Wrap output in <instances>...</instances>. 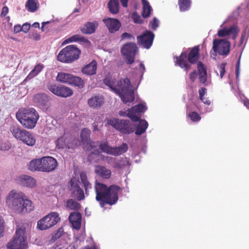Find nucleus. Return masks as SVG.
<instances>
[{
	"mask_svg": "<svg viewBox=\"0 0 249 249\" xmlns=\"http://www.w3.org/2000/svg\"><path fill=\"white\" fill-rule=\"evenodd\" d=\"M97 64L96 61L93 60L89 64L86 65L82 69L83 73L88 75H92L96 73Z\"/></svg>",
	"mask_w": 249,
	"mask_h": 249,
	"instance_id": "26",
	"label": "nucleus"
},
{
	"mask_svg": "<svg viewBox=\"0 0 249 249\" xmlns=\"http://www.w3.org/2000/svg\"><path fill=\"white\" fill-rule=\"evenodd\" d=\"M225 64L221 63L217 66V69L215 70V72L217 74H218V72L220 73V78L222 79L225 72Z\"/></svg>",
	"mask_w": 249,
	"mask_h": 249,
	"instance_id": "47",
	"label": "nucleus"
},
{
	"mask_svg": "<svg viewBox=\"0 0 249 249\" xmlns=\"http://www.w3.org/2000/svg\"><path fill=\"white\" fill-rule=\"evenodd\" d=\"M129 165V161L127 158L116 159L113 167L118 169H124L125 167Z\"/></svg>",
	"mask_w": 249,
	"mask_h": 249,
	"instance_id": "32",
	"label": "nucleus"
},
{
	"mask_svg": "<svg viewBox=\"0 0 249 249\" xmlns=\"http://www.w3.org/2000/svg\"><path fill=\"white\" fill-rule=\"evenodd\" d=\"M59 242H61V241H60ZM62 242H63L62 244H60L59 242L57 243V248L58 249H63L67 248L68 247L67 244H66L64 241H62Z\"/></svg>",
	"mask_w": 249,
	"mask_h": 249,
	"instance_id": "53",
	"label": "nucleus"
},
{
	"mask_svg": "<svg viewBox=\"0 0 249 249\" xmlns=\"http://www.w3.org/2000/svg\"><path fill=\"white\" fill-rule=\"evenodd\" d=\"M6 247L8 249H28L27 237L24 226H17L14 236L7 243Z\"/></svg>",
	"mask_w": 249,
	"mask_h": 249,
	"instance_id": "6",
	"label": "nucleus"
},
{
	"mask_svg": "<svg viewBox=\"0 0 249 249\" xmlns=\"http://www.w3.org/2000/svg\"><path fill=\"white\" fill-rule=\"evenodd\" d=\"M198 109L200 111H201L202 113H206L207 112H209L211 111V109L209 108H203V107H201V106H200V107H198Z\"/></svg>",
	"mask_w": 249,
	"mask_h": 249,
	"instance_id": "61",
	"label": "nucleus"
},
{
	"mask_svg": "<svg viewBox=\"0 0 249 249\" xmlns=\"http://www.w3.org/2000/svg\"><path fill=\"white\" fill-rule=\"evenodd\" d=\"M44 66L42 64H38L35 66L34 69L29 73L26 77V79H32L37 75L42 70Z\"/></svg>",
	"mask_w": 249,
	"mask_h": 249,
	"instance_id": "40",
	"label": "nucleus"
},
{
	"mask_svg": "<svg viewBox=\"0 0 249 249\" xmlns=\"http://www.w3.org/2000/svg\"><path fill=\"white\" fill-rule=\"evenodd\" d=\"M104 83L112 91L119 94L124 103H131L134 100V92L129 79L125 78L119 81L110 75L107 76Z\"/></svg>",
	"mask_w": 249,
	"mask_h": 249,
	"instance_id": "2",
	"label": "nucleus"
},
{
	"mask_svg": "<svg viewBox=\"0 0 249 249\" xmlns=\"http://www.w3.org/2000/svg\"><path fill=\"white\" fill-rule=\"evenodd\" d=\"M10 130L17 140L21 141L24 144L29 146H33L36 144V137L30 132L22 129L18 125H12Z\"/></svg>",
	"mask_w": 249,
	"mask_h": 249,
	"instance_id": "7",
	"label": "nucleus"
},
{
	"mask_svg": "<svg viewBox=\"0 0 249 249\" xmlns=\"http://www.w3.org/2000/svg\"><path fill=\"white\" fill-rule=\"evenodd\" d=\"M50 90L54 94L62 97H67L73 94L72 91L69 88L65 86H50Z\"/></svg>",
	"mask_w": 249,
	"mask_h": 249,
	"instance_id": "18",
	"label": "nucleus"
},
{
	"mask_svg": "<svg viewBox=\"0 0 249 249\" xmlns=\"http://www.w3.org/2000/svg\"><path fill=\"white\" fill-rule=\"evenodd\" d=\"M11 148L10 143L8 142H3L0 139V150L7 151Z\"/></svg>",
	"mask_w": 249,
	"mask_h": 249,
	"instance_id": "48",
	"label": "nucleus"
},
{
	"mask_svg": "<svg viewBox=\"0 0 249 249\" xmlns=\"http://www.w3.org/2000/svg\"><path fill=\"white\" fill-rule=\"evenodd\" d=\"M139 70L140 71L143 73V72L144 71H145V67H144V65L143 63H140L139 64Z\"/></svg>",
	"mask_w": 249,
	"mask_h": 249,
	"instance_id": "62",
	"label": "nucleus"
},
{
	"mask_svg": "<svg viewBox=\"0 0 249 249\" xmlns=\"http://www.w3.org/2000/svg\"><path fill=\"white\" fill-rule=\"evenodd\" d=\"M42 158L32 160L29 164V169L32 171H38L42 172Z\"/></svg>",
	"mask_w": 249,
	"mask_h": 249,
	"instance_id": "30",
	"label": "nucleus"
},
{
	"mask_svg": "<svg viewBox=\"0 0 249 249\" xmlns=\"http://www.w3.org/2000/svg\"><path fill=\"white\" fill-rule=\"evenodd\" d=\"M243 103L246 107L249 109V101L248 100H243Z\"/></svg>",
	"mask_w": 249,
	"mask_h": 249,
	"instance_id": "63",
	"label": "nucleus"
},
{
	"mask_svg": "<svg viewBox=\"0 0 249 249\" xmlns=\"http://www.w3.org/2000/svg\"><path fill=\"white\" fill-rule=\"evenodd\" d=\"M94 188L96 199L99 202L101 207H104L105 204L112 205L117 202L118 194L121 190L118 186L112 185L107 187L106 185L96 181Z\"/></svg>",
	"mask_w": 249,
	"mask_h": 249,
	"instance_id": "3",
	"label": "nucleus"
},
{
	"mask_svg": "<svg viewBox=\"0 0 249 249\" xmlns=\"http://www.w3.org/2000/svg\"><path fill=\"white\" fill-rule=\"evenodd\" d=\"M132 18L134 22L136 23H141L142 22V19L140 16L137 14L134 13L132 15Z\"/></svg>",
	"mask_w": 249,
	"mask_h": 249,
	"instance_id": "52",
	"label": "nucleus"
},
{
	"mask_svg": "<svg viewBox=\"0 0 249 249\" xmlns=\"http://www.w3.org/2000/svg\"><path fill=\"white\" fill-rule=\"evenodd\" d=\"M197 77V74L196 71H194L190 74V79L192 82H194L196 79Z\"/></svg>",
	"mask_w": 249,
	"mask_h": 249,
	"instance_id": "56",
	"label": "nucleus"
},
{
	"mask_svg": "<svg viewBox=\"0 0 249 249\" xmlns=\"http://www.w3.org/2000/svg\"><path fill=\"white\" fill-rule=\"evenodd\" d=\"M103 21L108 29L109 32L112 34L118 31L121 26V22L116 18H105L103 19Z\"/></svg>",
	"mask_w": 249,
	"mask_h": 249,
	"instance_id": "21",
	"label": "nucleus"
},
{
	"mask_svg": "<svg viewBox=\"0 0 249 249\" xmlns=\"http://www.w3.org/2000/svg\"><path fill=\"white\" fill-rule=\"evenodd\" d=\"M16 182L18 184L28 188H34L36 185V181L34 178L26 175H22L18 177Z\"/></svg>",
	"mask_w": 249,
	"mask_h": 249,
	"instance_id": "20",
	"label": "nucleus"
},
{
	"mask_svg": "<svg viewBox=\"0 0 249 249\" xmlns=\"http://www.w3.org/2000/svg\"><path fill=\"white\" fill-rule=\"evenodd\" d=\"M60 220V217L57 212H51L37 222V228L40 230H46L56 225Z\"/></svg>",
	"mask_w": 249,
	"mask_h": 249,
	"instance_id": "9",
	"label": "nucleus"
},
{
	"mask_svg": "<svg viewBox=\"0 0 249 249\" xmlns=\"http://www.w3.org/2000/svg\"><path fill=\"white\" fill-rule=\"evenodd\" d=\"M94 172L99 177L104 179H108L111 176V171L103 165H96Z\"/></svg>",
	"mask_w": 249,
	"mask_h": 249,
	"instance_id": "23",
	"label": "nucleus"
},
{
	"mask_svg": "<svg viewBox=\"0 0 249 249\" xmlns=\"http://www.w3.org/2000/svg\"><path fill=\"white\" fill-rule=\"evenodd\" d=\"M99 148L101 151L108 154L113 155L114 147H111L108 145L107 141H103L99 145Z\"/></svg>",
	"mask_w": 249,
	"mask_h": 249,
	"instance_id": "37",
	"label": "nucleus"
},
{
	"mask_svg": "<svg viewBox=\"0 0 249 249\" xmlns=\"http://www.w3.org/2000/svg\"><path fill=\"white\" fill-rule=\"evenodd\" d=\"M69 221L73 228L79 229L81 225L82 216L79 212L71 213L69 217Z\"/></svg>",
	"mask_w": 249,
	"mask_h": 249,
	"instance_id": "24",
	"label": "nucleus"
},
{
	"mask_svg": "<svg viewBox=\"0 0 249 249\" xmlns=\"http://www.w3.org/2000/svg\"><path fill=\"white\" fill-rule=\"evenodd\" d=\"M30 28V25L29 23H25L23 24V25L21 26L22 28V31H23L24 33H26Z\"/></svg>",
	"mask_w": 249,
	"mask_h": 249,
	"instance_id": "55",
	"label": "nucleus"
},
{
	"mask_svg": "<svg viewBox=\"0 0 249 249\" xmlns=\"http://www.w3.org/2000/svg\"><path fill=\"white\" fill-rule=\"evenodd\" d=\"M138 52V47L135 43H128L123 46L121 53L124 56L127 62L131 64L134 60L135 55Z\"/></svg>",
	"mask_w": 249,
	"mask_h": 249,
	"instance_id": "13",
	"label": "nucleus"
},
{
	"mask_svg": "<svg viewBox=\"0 0 249 249\" xmlns=\"http://www.w3.org/2000/svg\"><path fill=\"white\" fill-rule=\"evenodd\" d=\"M148 126V124L145 120H141L136 126L135 134L138 135L144 133Z\"/></svg>",
	"mask_w": 249,
	"mask_h": 249,
	"instance_id": "31",
	"label": "nucleus"
},
{
	"mask_svg": "<svg viewBox=\"0 0 249 249\" xmlns=\"http://www.w3.org/2000/svg\"><path fill=\"white\" fill-rule=\"evenodd\" d=\"M16 118L23 127L33 129L36 126L39 115L34 108H21L17 112Z\"/></svg>",
	"mask_w": 249,
	"mask_h": 249,
	"instance_id": "4",
	"label": "nucleus"
},
{
	"mask_svg": "<svg viewBox=\"0 0 249 249\" xmlns=\"http://www.w3.org/2000/svg\"><path fill=\"white\" fill-rule=\"evenodd\" d=\"M4 221L3 219L0 216V238L3 236L4 230Z\"/></svg>",
	"mask_w": 249,
	"mask_h": 249,
	"instance_id": "51",
	"label": "nucleus"
},
{
	"mask_svg": "<svg viewBox=\"0 0 249 249\" xmlns=\"http://www.w3.org/2000/svg\"><path fill=\"white\" fill-rule=\"evenodd\" d=\"M80 178L83 184V185L85 187L86 194H87L89 189H91L92 186L91 184L89 182V181L87 180V178L86 175L85 173H81L80 174Z\"/></svg>",
	"mask_w": 249,
	"mask_h": 249,
	"instance_id": "42",
	"label": "nucleus"
},
{
	"mask_svg": "<svg viewBox=\"0 0 249 249\" xmlns=\"http://www.w3.org/2000/svg\"><path fill=\"white\" fill-rule=\"evenodd\" d=\"M79 41L85 42L87 43H89V41H88L87 39H85V38H84L79 35H73V36L66 39L62 43V44L65 45L66 44H68V43H70L71 42H77V41Z\"/></svg>",
	"mask_w": 249,
	"mask_h": 249,
	"instance_id": "33",
	"label": "nucleus"
},
{
	"mask_svg": "<svg viewBox=\"0 0 249 249\" xmlns=\"http://www.w3.org/2000/svg\"><path fill=\"white\" fill-rule=\"evenodd\" d=\"M69 183L72 196L77 200L83 199L85 197L84 194L80 188L81 182L79 179L76 178H73L71 179Z\"/></svg>",
	"mask_w": 249,
	"mask_h": 249,
	"instance_id": "15",
	"label": "nucleus"
},
{
	"mask_svg": "<svg viewBox=\"0 0 249 249\" xmlns=\"http://www.w3.org/2000/svg\"><path fill=\"white\" fill-rule=\"evenodd\" d=\"M197 69L200 82L204 84L205 85H208L209 82L207 81L206 68L204 66L202 63L199 62L197 64Z\"/></svg>",
	"mask_w": 249,
	"mask_h": 249,
	"instance_id": "25",
	"label": "nucleus"
},
{
	"mask_svg": "<svg viewBox=\"0 0 249 249\" xmlns=\"http://www.w3.org/2000/svg\"><path fill=\"white\" fill-rule=\"evenodd\" d=\"M82 249H98L97 247L95 245H93L91 247H89V246H86L83 248Z\"/></svg>",
	"mask_w": 249,
	"mask_h": 249,
	"instance_id": "64",
	"label": "nucleus"
},
{
	"mask_svg": "<svg viewBox=\"0 0 249 249\" xmlns=\"http://www.w3.org/2000/svg\"><path fill=\"white\" fill-rule=\"evenodd\" d=\"M142 2L143 5L142 16L144 18H147L149 16L152 11V7L146 0H142Z\"/></svg>",
	"mask_w": 249,
	"mask_h": 249,
	"instance_id": "38",
	"label": "nucleus"
},
{
	"mask_svg": "<svg viewBox=\"0 0 249 249\" xmlns=\"http://www.w3.org/2000/svg\"><path fill=\"white\" fill-rule=\"evenodd\" d=\"M187 113L188 117L193 122H198L201 119V117L195 111H190L188 106L187 107Z\"/></svg>",
	"mask_w": 249,
	"mask_h": 249,
	"instance_id": "45",
	"label": "nucleus"
},
{
	"mask_svg": "<svg viewBox=\"0 0 249 249\" xmlns=\"http://www.w3.org/2000/svg\"><path fill=\"white\" fill-rule=\"evenodd\" d=\"M30 37L35 40H39L40 39V35L36 32H33L30 36Z\"/></svg>",
	"mask_w": 249,
	"mask_h": 249,
	"instance_id": "54",
	"label": "nucleus"
},
{
	"mask_svg": "<svg viewBox=\"0 0 249 249\" xmlns=\"http://www.w3.org/2000/svg\"><path fill=\"white\" fill-rule=\"evenodd\" d=\"M83 81L79 77L74 76L71 74V80L69 84L73 85L75 86L81 87L82 86Z\"/></svg>",
	"mask_w": 249,
	"mask_h": 249,
	"instance_id": "44",
	"label": "nucleus"
},
{
	"mask_svg": "<svg viewBox=\"0 0 249 249\" xmlns=\"http://www.w3.org/2000/svg\"><path fill=\"white\" fill-rule=\"evenodd\" d=\"M160 21L158 18L154 17L149 22V27L153 30H156L159 26Z\"/></svg>",
	"mask_w": 249,
	"mask_h": 249,
	"instance_id": "49",
	"label": "nucleus"
},
{
	"mask_svg": "<svg viewBox=\"0 0 249 249\" xmlns=\"http://www.w3.org/2000/svg\"><path fill=\"white\" fill-rule=\"evenodd\" d=\"M81 142L84 148L89 151H94L95 149L96 143L90 140V131L88 129H84L81 133Z\"/></svg>",
	"mask_w": 249,
	"mask_h": 249,
	"instance_id": "16",
	"label": "nucleus"
},
{
	"mask_svg": "<svg viewBox=\"0 0 249 249\" xmlns=\"http://www.w3.org/2000/svg\"><path fill=\"white\" fill-rule=\"evenodd\" d=\"M230 18L225 20L220 25L221 29L218 30L217 35L219 37L231 36L233 39H235L239 32V30L236 25H233L229 28L224 26V25L229 22Z\"/></svg>",
	"mask_w": 249,
	"mask_h": 249,
	"instance_id": "14",
	"label": "nucleus"
},
{
	"mask_svg": "<svg viewBox=\"0 0 249 249\" xmlns=\"http://www.w3.org/2000/svg\"><path fill=\"white\" fill-rule=\"evenodd\" d=\"M81 51L75 46L71 45L60 51L57 60L64 63H71L78 59Z\"/></svg>",
	"mask_w": 249,
	"mask_h": 249,
	"instance_id": "8",
	"label": "nucleus"
},
{
	"mask_svg": "<svg viewBox=\"0 0 249 249\" xmlns=\"http://www.w3.org/2000/svg\"><path fill=\"white\" fill-rule=\"evenodd\" d=\"M56 147L59 148H64L65 147H68L70 148V146L67 144V141L65 136H63L59 138L56 142Z\"/></svg>",
	"mask_w": 249,
	"mask_h": 249,
	"instance_id": "41",
	"label": "nucleus"
},
{
	"mask_svg": "<svg viewBox=\"0 0 249 249\" xmlns=\"http://www.w3.org/2000/svg\"><path fill=\"white\" fill-rule=\"evenodd\" d=\"M146 109L145 104L140 103L128 109L127 111H120L119 115L123 117H128L133 122H137L141 117V113L145 112Z\"/></svg>",
	"mask_w": 249,
	"mask_h": 249,
	"instance_id": "11",
	"label": "nucleus"
},
{
	"mask_svg": "<svg viewBox=\"0 0 249 249\" xmlns=\"http://www.w3.org/2000/svg\"><path fill=\"white\" fill-rule=\"evenodd\" d=\"M71 74L65 72H59L56 77V80L60 82L63 83H70Z\"/></svg>",
	"mask_w": 249,
	"mask_h": 249,
	"instance_id": "36",
	"label": "nucleus"
},
{
	"mask_svg": "<svg viewBox=\"0 0 249 249\" xmlns=\"http://www.w3.org/2000/svg\"><path fill=\"white\" fill-rule=\"evenodd\" d=\"M67 207L71 210L77 209L79 207V204L75 200L70 199L67 202Z\"/></svg>",
	"mask_w": 249,
	"mask_h": 249,
	"instance_id": "46",
	"label": "nucleus"
},
{
	"mask_svg": "<svg viewBox=\"0 0 249 249\" xmlns=\"http://www.w3.org/2000/svg\"><path fill=\"white\" fill-rule=\"evenodd\" d=\"M128 149V145L126 143H123L120 146L114 147L113 155H120L127 151Z\"/></svg>",
	"mask_w": 249,
	"mask_h": 249,
	"instance_id": "39",
	"label": "nucleus"
},
{
	"mask_svg": "<svg viewBox=\"0 0 249 249\" xmlns=\"http://www.w3.org/2000/svg\"><path fill=\"white\" fill-rule=\"evenodd\" d=\"M107 122L123 134H129L134 131V126L128 120L111 119L107 120Z\"/></svg>",
	"mask_w": 249,
	"mask_h": 249,
	"instance_id": "10",
	"label": "nucleus"
},
{
	"mask_svg": "<svg viewBox=\"0 0 249 249\" xmlns=\"http://www.w3.org/2000/svg\"><path fill=\"white\" fill-rule=\"evenodd\" d=\"M5 204L8 208L16 214H23L33 211L32 201L21 192L11 191L5 198Z\"/></svg>",
	"mask_w": 249,
	"mask_h": 249,
	"instance_id": "1",
	"label": "nucleus"
},
{
	"mask_svg": "<svg viewBox=\"0 0 249 249\" xmlns=\"http://www.w3.org/2000/svg\"><path fill=\"white\" fill-rule=\"evenodd\" d=\"M200 100L202 101V102L205 105H210L211 104V101L209 99L205 98L204 97H202V98H200Z\"/></svg>",
	"mask_w": 249,
	"mask_h": 249,
	"instance_id": "60",
	"label": "nucleus"
},
{
	"mask_svg": "<svg viewBox=\"0 0 249 249\" xmlns=\"http://www.w3.org/2000/svg\"><path fill=\"white\" fill-rule=\"evenodd\" d=\"M154 34L149 31H145L142 35L137 37L138 42L143 48L149 49L152 46Z\"/></svg>",
	"mask_w": 249,
	"mask_h": 249,
	"instance_id": "17",
	"label": "nucleus"
},
{
	"mask_svg": "<svg viewBox=\"0 0 249 249\" xmlns=\"http://www.w3.org/2000/svg\"><path fill=\"white\" fill-rule=\"evenodd\" d=\"M22 31L21 26L19 25H16L14 27V32L15 34L18 33L19 32Z\"/></svg>",
	"mask_w": 249,
	"mask_h": 249,
	"instance_id": "57",
	"label": "nucleus"
},
{
	"mask_svg": "<svg viewBox=\"0 0 249 249\" xmlns=\"http://www.w3.org/2000/svg\"><path fill=\"white\" fill-rule=\"evenodd\" d=\"M9 9L7 6H4L2 9V11L1 13V17H5L8 13Z\"/></svg>",
	"mask_w": 249,
	"mask_h": 249,
	"instance_id": "58",
	"label": "nucleus"
},
{
	"mask_svg": "<svg viewBox=\"0 0 249 249\" xmlns=\"http://www.w3.org/2000/svg\"><path fill=\"white\" fill-rule=\"evenodd\" d=\"M206 89L205 88H201L199 89V96H200V98H202V97H203V95L206 93Z\"/></svg>",
	"mask_w": 249,
	"mask_h": 249,
	"instance_id": "59",
	"label": "nucleus"
},
{
	"mask_svg": "<svg viewBox=\"0 0 249 249\" xmlns=\"http://www.w3.org/2000/svg\"><path fill=\"white\" fill-rule=\"evenodd\" d=\"M34 102L38 106H45L47 105L49 99L48 97L45 94H37L34 96Z\"/></svg>",
	"mask_w": 249,
	"mask_h": 249,
	"instance_id": "29",
	"label": "nucleus"
},
{
	"mask_svg": "<svg viewBox=\"0 0 249 249\" xmlns=\"http://www.w3.org/2000/svg\"><path fill=\"white\" fill-rule=\"evenodd\" d=\"M101 158H103L104 160L108 164H111L113 162L115 164L116 160V159L109 156L103 157L102 154H101L98 150L96 151L95 149L94 151H91L89 156V160L90 161H93L95 162H98Z\"/></svg>",
	"mask_w": 249,
	"mask_h": 249,
	"instance_id": "22",
	"label": "nucleus"
},
{
	"mask_svg": "<svg viewBox=\"0 0 249 249\" xmlns=\"http://www.w3.org/2000/svg\"><path fill=\"white\" fill-rule=\"evenodd\" d=\"M39 3L37 0H28L25 4L27 10L30 12H35L38 8Z\"/></svg>",
	"mask_w": 249,
	"mask_h": 249,
	"instance_id": "34",
	"label": "nucleus"
},
{
	"mask_svg": "<svg viewBox=\"0 0 249 249\" xmlns=\"http://www.w3.org/2000/svg\"><path fill=\"white\" fill-rule=\"evenodd\" d=\"M121 39L122 40H133L135 39V37L131 35L130 34L127 33H124L121 35Z\"/></svg>",
	"mask_w": 249,
	"mask_h": 249,
	"instance_id": "50",
	"label": "nucleus"
},
{
	"mask_svg": "<svg viewBox=\"0 0 249 249\" xmlns=\"http://www.w3.org/2000/svg\"><path fill=\"white\" fill-rule=\"evenodd\" d=\"M199 49L197 47L193 48L188 54L186 52H182L180 56L174 58L176 65L188 71L191 69V65L196 63L199 58Z\"/></svg>",
	"mask_w": 249,
	"mask_h": 249,
	"instance_id": "5",
	"label": "nucleus"
},
{
	"mask_svg": "<svg viewBox=\"0 0 249 249\" xmlns=\"http://www.w3.org/2000/svg\"><path fill=\"white\" fill-rule=\"evenodd\" d=\"M42 158V172H50L55 169L58 163L54 158L52 157H44Z\"/></svg>",
	"mask_w": 249,
	"mask_h": 249,
	"instance_id": "19",
	"label": "nucleus"
},
{
	"mask_svg": "<svg viewBox=\"0 0 249 249\" xmlns=\"http://www.w3.org/2000/svg\"><path fill=\"white\" fill-rule=\"evenodd\" d=\"M104 103V97L101 95H96L92 97L88 100L89 106L93 108L101 107Z\"/></svg>",
	"mask_w": 249,
	"mask_h": 249,
	"instance_id": "27",
	"label": "nucleus"
},
{
	"mask_svg": "<svg viewBox=\"0 0 249 249\" xmlns=\"http://www.w3.org/2000/svg\"><path fill=\"white\" fill-rule=\"evenodd\" d=\"M178 5L180 10L182 12L187 11L190 9L191 5L190 0H178Z\"/></svg>",
	"mask_w": 249,
	"mask_h": 249,
	"instance_id": "43",
	"label": "nucleus"
},
{
	"mask_svg": "<svg viewBox=\"0 0 249 249\" xmlns=\"http://www.w3.org/2000/svg\"><path fill=\"white\" fill-rule=\"evenodd\" d=\"M213 50L219 54L227 55L230 51V43L225 39H214L213 42Z\"/></svg>",
	"mask_w": 249,
	"mask_h": 249,
	"instance_id": "12",
	"label": "nucleus"
},
{
	"mask_svg": "<svg viewBox=\"0 0 249 249\" xmlns=\"http://www.w3.org/2000/svg\"><path fill=\"white\" fill-rule=\"evenodd\" d=\"M98 26L97 22H89L85 24L84 26L81 29V31L85 34H91L93 33L97 27Z\"/></svg>",
	"mask_w": 249,
	"mask_h": 249,
	"instance_id": "28",
	"label": "nucleus"
},
{
	"mask_svg": "<svg viewBox=\"0 0 249 249\" xmlns=\"http://www.w3.org/2000/svg\"><path fill=\"white\" fill-rule=\"evenodd\" d=\"M108 7L110 12L116 14L119 10V3L118 0H110L108 3Z\"/></svg>",
	"mask_w": 249,
	"mask_h": 249,
	"instance_id": "35",
	"label": "nucleus"
}]
</instances>
